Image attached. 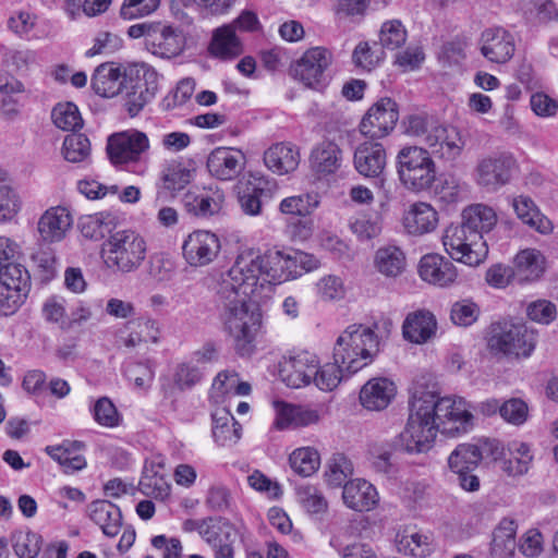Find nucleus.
<instances>
[{
	"mask_svg": "<svg viewBox=\"0 0 558 558\" xmlns=\"http://www.w3.org/2000/svg\"><path fill=\"white\" fill-rule=\"evenodd\" d=\"M140 490L156 499H165L170 494V485L162 475L145 470L140 481Z\"/></svg>",
	"mask_w": 558,
	"mask_h": 558,
	"instance_id": "nucleus-59",
	"label": "nucleus"
},
{
	"mask_svg": "<svg viewBox=\"0 0 558 558\" xmlns=\"http://www.w3.org/2000/svg\"><path fill=\"white\" fill-rule=\"evenodd\" d=\"M398 550L412 557L425 558L433 551V539L427 533L414 532L402 535L397 542Z\"/></svg>",
	"mask_w": 558,
	"mask_h": 558,
	"instance_id": "nucleus-49",
	"label": "nucleus"
},
{
	"mask_svg": "<svg viewBox=\"0 0 558 558\" xmlns=\"http://www.w3.org/2000/svg\"><path fill=\"white\" fill-rule=\"evenodd\" d=\"M437 223V211L427 203L412 205L404 217L407 231L414 235H422L433 231Z\"/></svg>",
	"mask_w": 558,
	"mask_h": 558,
	"instance_id": "nucleus-37",
	"label": "nucleus"
},
{
	"mask_svg": "<svg viewBox=\"0 0 558 558\" xmlns=\"http://www.w3.org/2000/svg\"><path fill=\"white\" fill-rule=\"evenodd\" d=\"M262 180L247 181L240 187L239 203L244 214L258 216L262 214L264 199L268 196V190L264 187Z\"/></svg>",
	"mask_w": 558,
	"mask_h": 558,
	"instance_id": "nucleus-43",
	"label": "nucleus"
},
{
	"mask_svg": "<svg viewBox=\"0 0 558 558\" xmlns=\"http://www.w3.org/2000/svg\"><path fill=\"white\" fill-rule=\"evenodd\" d=\"M375 266L386 277H398L405 268V255L395 245L380 247L375 255Z\"/></svg>",
	"mask_w": 558,
	"mask_h": 558,
	"instance_id": "nucleus-44",
	"label": "nucleus"
},
{
	"mask_svg": "<svg viewBox=\"0 0 558 558\" xmlns=\"http://www.w3.org/2000/svg\"><path fill=\"white\" fill-rule=\"evenodd\" d=\"M414 400L423 404L424 412L432 416L442 434L454 435L464 433L472 425V413L466 409L462 398H439L434 389L416 383L412 388Z\"/></svg>",
	"mask_w": 558,
	"mask_h": 558,
	"instance_id": "nucleus-4",
	"label": "nucleus"
},
{
	"mask_svg": "<svg viewBox=\"0 0 558 558\" xmlns=\"http://www.w3.org/2000/svg\"><path fill=\"white\" fill-rule=\"evenodd\" d=\"M362 324H352L338 337L333 347V361L342 364L349 375L371 364L379 352V338L375 329Z\"/></svg>",
	"mask_w": 558,
	"mask_h": 558,
	"instance_id": "nucleus-2",
	"label": "nucleus"
},
{
	"mask_svg": "<svg viewBox=\"0 0 558 558\" xmlns=\"http://www.w3.org/2000/svg\"><path fill=\"white\" fill-rule=\"evenodd\" d=\"M424 410L423 404L411 396L407 425L391 445L395 450L413 454L427 452L433 447L439 429Z\"/></svg>",
	"mask_w": 558,
	"mask_h": 558,
	"instance_id": "nucleus-7",
	"label": "nucleus"
},
{
	"mask_svg": "<svg viewBox=\"0 0 558 558\" xmlns=\"http://www.w3.org/2000/svg\"><path fill=\"white\" fill-rule=\"evenodd\" d=\"M509 452L510 458L502 462V471L509 476L526 474L533 461L530 446L524 442H512L509 447Z\"/></svg>",
	"mask_w": 558,
	"mask_h": 558,
	"instance_id": "nucleus-46",
	"label": "nucleus"
},
{
	"mask_svg": "<svg viewBox=\"0 0 558 558\" xmlns=\"http://www.w3.org/2000/svg\"><path fill=\"white\" fill-rule=\"evenodd\" d=\"M397 170L401 183L413 192L430 189L436 179V165L421 146L401 148L397 155Z\"/></svg>",
	"mask_w": 558,
	"mask_h": 558,
	"instance_id": "nucleus-9",
	"label": "nucleus"
},
{
	"mask_svg": "<svg viewBox=\"0 0 558 558\" xmlns=\"http://www.w3.org/2000/svg\"><path fill=\"white\" fill-rule=\"evenodd\" d=\"M396 393L397 387L392 380L386 377H374L362 386L360 402L368 411H381L391 403Z\"/></svg>",
	"mask_w": 558,
	"mask_h": 558,
	"instance_id": "nucleus-26",
	"label": "nucleus"
},
{
	"mask_svg": "<svg viewBox=\"0 0 558 558\" xmlns=\"http://www.w3.org/2000/svg\"><path fill=\"white\" fill-rule=\"evenodd\" d=\"M423 144V148L430 157L454 160L461 155L465 142L457 126L437 121L429 129V134L425 136Z\"/></svg>",
	"mask_w": 558,
	"mask_h": 558,
	"instance_id": "nucleus-14",
	"label": "nucleus"
},
{
	"mask_svg": "<svg viewBox=\"0 0 558 558\" xmlns=\"http://www.w3.org/2000/svg\"><path fill=\"white\" fill-rule=\"evenodd\" d=\"M43 545V537L35 532L28 531L16 537L13 549L19 558H36Z\"/></svg>",
	"mask_w": 558,
	"mask_h": 558,
	"instance_id": "nucleus-64",
	"label": "nucleus"
},
{
	"mask_svg": "<svg viewBox=\"0 0 558 558\" xmlns=\"http://www.w3.org/2000/svg\"><path fill=\"white\" fill-rule=\"evenodd\" d=\"M342 499L348 508L364 512L377 506L379 496L373 484L363 478H355L343 485Z\"/></svg>",
	"mask_w": 558,
	"mask_h": 558,
	"instance_id": "nucleus-28",
	"label": "nucleus"
},
{
	"mask_svg": "<svg viewBox=\"0 0 558 558\" xmlns=\"http://www.w3.org/2000/svg\"><path fill=\"white\" fill-rule=\"evenodd\" d=\"M352 473V462L343 453H335L328 460L325 476L330 486L338 487L345 484Z\"/></svg>",
	"mask_w": 558,
	"mask_h": 558,
	"instance_id": "nucleus-52",
	"label": "nucleus"
},
{
	"mask_svg": "<svg viewBox=\"0 0 558 558\" xmlns=\"http://www.w3.org/2000/svg\"><path fill=\"white\" fill-rule=\"evenodd\" d=\"M125 89L124 108L130 117H136L156 96L157 73L148 69L130 70Z\"/></svg>",
	"mask_w": 558,
	"mask_h": 558,
	"instance_id": "nucleus-13",
	"label": "nucleus"
},
{
	"mask_svg": "<svg viewBox=\"0 0 558 558\" xmlns=\"http://www.w3.org/2000/svg\"><path fill=\"white\" fill-rule=\"evenodd\" d=\"M21 202L8 172L0 168V221L11 220L20 210Z\"/></svg>",
	"mask_w": 558,
	"mask_h": 558,
	"instance_id": "nucleus-48",
	"label": "nucleus"
},
{
	"mask_svg": "<svg viewBox=\"0 0 558 558\" xmlns=\"http://www.w3.org/2000/svg\"><path fill=\"white\" fill-rule=\"evenodd\" d=\"M265 165L277 174L294 171L300 163L299 148L291 143H277L264 154Z\"/></svg>",
	"mask_w": 558,
	"mask_h": 558,
	"instance_id": "nucleus-34",
	"label": "nucleus"
},
{
	"mask_svg": "<svg viewBox=\"0 0 558 558\" xmlns=\"http://www.w3.org/2000/svg\"><path fill=\"white\" fill-rule=\"evenodd\" d=\"M213 422V437L219 446L234 445L241 438L242 426L227 410L215 413Z\"/></svg>",
	"mask_w": 558,
	"mask_h": 558,
	"instance_id": "nucleus-42",
	"label": "nucleus"
},
{
	"mask_svg": "<svg viewBox=\"0 0 558 558\" xmlns=\"http://www.w3.org/2000/svg\"><path fill=\"white\" fill-rule=\"evenodd\" d=\"M480 50L489 62L505 64L515 51L513 35L502 27H492L481 34Z\"/></svg>",
	"mask_w": 558,
	"mask_h": 558,
	"instance_id": "nucleus-19",
	"label": "nucleus"
},
{
	"mask_svg": "<svg viewBox=\"0 0 558 558\" xmlns=\"http://www.w3.org/2000/svg\"><path fill=\"white\" fill-rule=\"evenodd\" d=\"M517 161L508 153H494L482 158L476 166V182L490 191L510 182Z\"/></svg>",
	"mask_w": 558,
	"mask_h": 558,
	"instance_id": "nucleus-15",
	"label": "nucleus"
},
{
	"mask_svg": "<svg viewBox=\"0 0 558 558\" xmlns=\"http://www.w3.org/2000/svg\"><path fill=\"white\" fill-rule=\"evenodd\" d=\"M332 61L330 51L323 47L306 50L291 68L293 76L306 87L322 90L328 84L326 70Z\"/></svg>",
	"mask_w": 558,
	"mask_h": 558,
	"instance_id": "nucleus-12",
	"label": "nucleus"
},
{
	"mask_svg": "<svg viewBox=\"0 0 558 558\" xmlns=\"http://www.w3.org/2000/svg\"><path fill=\"white\" fill-rule=\"evenodd\" d=\"M342 162V151L332 141H323L315 145L310 155V167L319 177L338 171Z\"/></svg>",
	"mask_w": 558,
	"mask_h": 558,
	"instance_id": "nucleus-32",
	"label": "nucleus"
},
{
	"mask_svg": "<svg viewBox=\"0 0 558 558\" xmlns=\"http://www.w3.org/2000/svg\"><path fill=\"white\" fill-rule=\"evenodd\" d=\"M482 459L483 452L478 446L461 444L451 452L448 463L452 472L461 473L462 471H474Z\"/></svg>",
	"mask_w": 558,
	"mask_h": 558,
	"instance_id": "nucleus-47",
	"label": "nucleus"
},
{
	"mask_svg": "<svg viewBox=\"0 0 558 558\" xmlns=\"http://www.w3.org/2000/svg\"><path fill=\"white\" fill-rule=\"evenodd\" d=\"M221 248L217 234L207 230L190 233L182 244V254L191 267H204L213 263Z\"/></svg>",
	"mask_w": 558,
	"mask_h": 558,
	"instance_id": "nucleus-18",
	"label": "nucleus"
},
{
	"mask_svg": "<svg viewBox=\"0 0 558 558\" xmlns=\"http://www.w3.org/2000/svg\"><path fill=\"white\" fill-rule=\"evenodd\" d=\"M379 39L383 48L398 49L407 40V29L399 20L387 21L381 25Z\"/></svg>",
	"mask_w": 558,
	"mask_h": 558,
	"instance_id": "nucleus-58",
	"label": "nucleus"
},
{
	"mask_svg": "<svg viewBox=\"0 0 558 558\" xmlns=\"http://www.w3.org/2000/svg\"><path fill=\"white\" fill-rule=\"evenodd\" d=\"M208 49L211 56L223 60L234 59L243 51L242 43L235 34L233 25L216 28Z\"/></svg>",
	"mask_w": 558,
	"mask_h": 558,
	"instance_id": "nucleus-36",
	"label": "nucleus"
},
{
	"mask_svg": "<svg viewBox=\"0 0 558 558\" xmlns=\"http://www.w3.org/2000/svg\"><path fill=\"white\" fill-rule=\"evenodd\" d=\"M62 153L65 160L82 162L90 155L89 140L81 133L69 134L64 138Z\"/></svg>",
	"mask_w": 558,
	"mask_h": 558,
	"instance_id": "nucleus-55",
	"label": "nucleus"
},
{
	"mask_svg": "<svg viewBox=\"0 0 558 558\" xmlns=\"http://www.w3.org/2000/svg\"><path fill=\"white\" fill-rule=\"evenodd\" d=\"M93 415L99 425L106 427H116L121 421V416L116 405L107 397H101L95 402Z\"/></svg>",
	"mask_w": 558,
	"mask_h": 558,
	"instance_id": "nucleus-63",
	"label": "nucleus"
},
{
	"mask_svg": "<svg viewBox=\"0 0 558 558\" xmlns=\"http://www.w3.org/2000/svg\"><path fill=\"white\" fill-rule=\"evenodd\" d=\"M128 35L137 39L143 37L146 49L153 54L170 59L183 50L181 36L169 25L160 22H143L129 27Z\"/></svg>",
	"mask_w": 558,
	"mask_h": 558,
	"instance_id": "nucleus-11",
	"label": "nucleus"
},
{
	"mask_svg": "<svg viewBox=\"0 0 558 558\" xmlns=\"http://www.w3.org/2000/svg\"><path fill=\"white\" fill-rule=\"evenodd\" d=\"M512 207L520 220L542 234H549L554 227L551 221L541 214L533 199L520 195L512 199Z\"/></svg>",
	"mask_w": 558,
	"mask_h": 558,
	"instance_id": "nucleus-39",
	"label": "nucleus"
},
{
	"mask_svg": "<svg viewBox=\"0 0 558 558\" xmlns=\"http://www.w3.org/2000/svg\"><path fill=\"white\" fill-rule=\"evenodd\" d=\"M268 251L260 254L254 250H244L235 258L232 267L217 283L216 291L222 299L241 296L258 299L271 292L274 279L268 277Z\"/></svg>",
	"mask_w": 558,
	"mask_h": 558,
	"instance_id": "nucleus-1",
	"label": "nucleus"
},
{
	"mask_svg": "<svg viewBox=\"0 0 558 558\" xmlns=\"http://www.w3.org/2000/svg\"><path fill=\"white\" fill-rule=\"evenodd\" d=\"M399 120L398 106L391 98L385 97L375 102L364 114L360 131L371 140L387 136Z\"/></svg>",
	"mask_w": 558,
	"mask_h": 558,
	"instance_id": "nucleus-16",
	"label": "nucleus"
},
{
	"mask_svg": "<svg viewBox=\"0 0 558 558\" xmlns=\"http://www.w3.org/2000/svg\"><path fill=\"white\" fill-rule=\"evenodd\" d=\"M317 206L316 195L301 194L283 198L279 205V210L284 215L307 217Z\"/></svg>",
	"mask_w": 558,
	"mask_h": 558,
	"instance_id": "nucleus-53",
	"label": "nucleus"
},
{
	"mask_svg": "<svg viewBox=\"0 0 558 558\" xmlns=\"http://www.w3.org/2000/svg\"><path fill=\"white\" fill-rule=\"evenodd\" d=\"M497 223L495 210L484 204H474L463 209L461 225L478 235L489 232ZM482 241H485L482 238Z\"/></svg>",
	"mask_w": 558,
	"mask_h": 558,
	"instance_id": "nucleus-38",
	"label": "nucleus"
},
{
	"mask_svg": "<svg viewBox=\"0 0 558 558\" xmlns=\"http://www.w3.org/2000/svg\"><path fill=\"white\" fill-rule=\"evenodd\" d=\"M148 148L147 135L136 130L113 134L107 143L108 157L114 165L136 162Z\"/></svg>",
	"mask_w": 558,
	"mask_h": 558,
	"instance_id": "nucleus-17",
	"label": "nucleus"
},
{
	"mask_svg": "<svg viewBox=\"0 0 558 558\" xmlns=\"http://www.w3.org/2000/svg\"><path fill=\"white\" fill-rule=\"evenodd\" d=\"M536 345V335L524 324L498 322L490 326L487 347L495 354L529 357Z\"/></svg>",
	"mask_w": 558,
	"mask_h": 558,
	"instance_id": "nucleus-8",
	"label": "nucleus"
},
{
	"mask_svg": "<svg viewBox=\"0 0 558 558\" xmlns=\"http://www.w3.org/2000/svg\"><path fill=\"white\" fill-rule=\"evenodd\" d=\"M203 373L201 369L190 363L178 364L173 372V387L162 384L161 391L165 398H171L173 396L174 388L180 391L191 389L202 380Z\"/></svg>",
	"mask_w": 558,
	"mask_h": 558,
	"instance_id": "nucleus-45",
	"label": "nucleus"
},
{
	"mask_svg": "<svg viewBox=\"0 0 558 558\" xmlns=\"http://www.w3.org/2000/svg\"><path fill=\"white\" fill-rule=\"evenodd\" d=\"M437 329L435 316L428 311H416L408 314L402 325V335L405 340L422 344L432 339Z\"/></svg>",
	"mask_w": 558,
	"mask_h": 558,
	"instance_id": "nucleus-31",
	"label": "nucleus"
},
{
	"mask_svg": "<svg viewBox=\"0 0 558 558\" xmlns=\"http://www.w3.org/2000/svg\"><path fill=\"white\" fill-rule=\"evenodd\" d=\"M89 519L108 537H116L122 527V513L118 506L108 500H94L88 507Z\"/></svg>",
	"mask_w": 558,
	"mask_h": 558,
	"instance_id": "nucleus-33",
	"label": "nucleus"
},
{
	"mask_svg": "<svg viewBox=\"0 0 558 558\" xmlns=\"http://www.w3.org/2000/svg\"><path fill=\"white\" fill-rule=\"evenodd\" d=\"M51 118L54 125L63 131H75L83 125L78 108L72 102L58 104L52 109Z\"/></svg>",
	"mask_w": 558,
	"mask_h": 558,
	"instance_id": "nucleus-54",
	"label": "nucleus"
},
{
	"mask_svg": "<svg viewBox=\"0 0 558 558\" xmlns=\"http://www.w3.org/2000/svg\"><path fill=\"white\" fill-rule=\"evenodd\" d=\"M101 253L109 268L131 272L145 259L146 242L135 230H116L104 242Z\"/></svg>",
	"mask_w": 558,
	"mask_h": 558,
	"instance_id": "nucleus-6",
	"label": "nucleus"
},
{
	"mask_svg": "<svg viewBox=\"0 0 558 558\" xmlns=\"http://www.w3.org/2000/svg\"><path fill=\"white\" fill-rule=\"evenodd\" d=\"M545 258L535 248L520 251L513 259L514 280L519 283L537 280L544 272Z\"/></svg>",
	"mask_w": 558,
	"mask_h": 558,
	"instance_id": "nucleus-35",
	"label": "nucleus"
},
{
	"mask_svg": "<svg viewBox=\"0 0 558 558\" xmlns=\"http://www.w3.org/2000/svg\"><path fill=\"white\" fill-rule=\"evenodd\" d=\"M307 255L301 252L286 254L281 251H268V277L274 279L275 284L301 276L304 259Z\"/></svg>",
	"mask_w": 558,
	"mask_h": 558,
	"instance_id": "nucleus-29",
	"label": "nucleus"
},
{
	"mask_svg": "<svg viewBox=\"0 0 558 558\" xmlns=\"http://www.w3.org/2000/svg\"><path fill=\"white\" fill-rule=\"evenodd\" d=\"M446 253L456 262L468 266L480 265L487 256L488 248L482 235L470 232L461 223H451L442 234Z\"/></svg>",
	"mask_w": 558,
	"mask_h": 558,
	"instance_id": "nucleus-10",
	"label": "nucleus"
},
{
	"mask_svg": "<svg viewBox=\"0 0 558 558\" xmlns=\"http://www.w3.org/2000/svg\"><path fill=\"white\" fill-rule=\"evenodd\" d=\"M386 166V150L381 143L365 141L354 151V167L356 171L367 178L379 179L381 185L385 180L381 178Z\"/></svg>",
	"mask_w": 558,
	"mask_h": 558,
	"instance_id": "nucleus-23",
	"label": "nucleus"
},
{
	"mask_svg": "<svg viewBox=\"0 0 558 558\" xmlns=\"http://www.w3.org/2000/svg\"><path fill=\"white\" fill-rule=\"evenodd\" d=\"M129 76L130 71L123 73L114 63L106 62L95 69L92 88L97 95L111 98L123 89Z\"/></svg>",
	"mask_w": 558,
	"mask_h": 558,
	"instance_id": "nucleus-27",
	"label": "nucleus"
},
{
	"mask_svg": "<svg viewBox=\"0 0 558 558\" xmlns=\"http://www.w3.org/2000/svg\"><path fill=\"white\" fill-rule=\"evenodd\" d=\"M78 228L81 234L88 240L100 241L114 233L117 223L116 218L107 213H97L83 216L80 219Z\"/></svg>",
	"mask_w": 558,
	"mask_h": 558,
	"instance_id": "nucleus-40",
	"label": "nucleus"
},
{
	"mask_svg": "<svg viewBox=\"0 0 558 558\" xmlns=\"http://www.w3.org/2000/svg\"><path fill=\"white\" fill-rule=\"evenodd\" d=\"M193 172V170L181 162L168 165L161 171L156 184V201H165L168 195L174 197L178 192L182 191L192 181Z\"/></svg>",
	"mask_w": 558,
	"mask_h": 558,
	"instance_id": "nucleus-30",
	"label": "nucleus"
},
{
	"mask_svg": "<svg viewBox=\"0 0 558 558\" xmlns=\"http://www.w3.org/2000/svg\"><path fill=\"white\" fill-rule=\"evenodd\" d=\"M517 526L513 521L504 519L493 533L492 558H511L514 555Z\"/></svg>",
	"mask_w": 558,
	"mask_h": 558,
	"instance_id": "nucleus-41",
	"label": "nucleus"
},
{
	"mask_svg": "<svg viewBox=\"0 0 558 558\" xmlns=\"http://www.w3.org/2000/svg\"><path fill=\"white\" fill-rule=\"evenodd\" d=\"M318 364L319 361L315 354L301 352L280 364L279 375L288 387L301 388L312 383Z\"/></svg>",
	"mask_w": 558,
	"mask_h": 558,
	"instance_id": "nucleus-20",
	"label": "nucleus"
},
{
	"mask_svg": "<svg viewBox=\"0 0 558 558\" xmlns=\"http://www.w3.org/2000/svg\"><path fill=\"white\" fill-rule=\"evenodd\" d=\"M195 81L193 78L181 80L175 89L170 92L161 101L163 110H172L183 106L193 95Z\"/></svg>",
	"mask_w": 558,
	"mask_h": 558,
	"instance_id": "nucleus-62",
	"label": "nucleus"
},
{
	"mask_svg": "<svg viewBox=\"0 0 558 558\" xmlns=\"http://www.w3.org/2000/svg\"><path fill=\"white\" fill-rule=\"evenodd\" d=\"M247 300L238 295L225 300L218 291L215 294L225 330L233 338L235 349L241 355L252 353L253 341L260 327V315L250 311Z\"/></svg>",
	"mask_w": 558,
	"mask_h": 558,
	"instance_id": "nucleus-3",
	"label": "nucleus"
},
{
	"mask_svg": "<svg viewBox=\"0 0 558 558\" xmlns=\"http://www.w3.org/2000/svg\"><path fill=\"white\" fill-rule=\"evenodd\" d=\"M295 490L298 501L308 513L318 514L327 511L328 502L318 487L306 484L298 486Z\"/></svg>",
	"mask_w": 558,
	"mask_h": 558,
	"instance_id": "nucleus-51",
	"label": "nucleus"
},
{
	"mask_svg": "<svg viewBox=\"0 0 558 558\" xmlns=\"http://www.w3.org/2000/svg\"><path fill=\"white\" fill-rule=\"evenodd\" d=\"M418 274L424 281L438 287H448L458 277L453 264L437 253L426 254L421 258Z\"/></svg>",
	"mask_w": 558,
	"mask_h": 558,
	"instance_id": "nucleus-25",
	"label": "nucleus"
},
{
	"mask_svg": "<svg viewBox=\"0 0 558 558\" xmlns=\"http://www.w3.org/2000/svg\"><path fill=\"white\" fill-rule=\"evenodd\" d=\"M73 225V218L68 208L56 206L47 209L38 220L37 229L40 239L47 243L63 240Z\"/></svg>",
	"mask_w": 558,
	"mask_h": 558,
	"instance_id": "nucleus-24",
	"label": "nucleus"
},
{
	"mask_svg": "<svg viewBox=\"0 0 558 558\" xmlns=\"http://www.w3.org/2000/svg\"><path fill=\"white\" fill-rule=\"evenodd\" d=\"M343 372H347V369L342 364L337 363L336 361L333 363L325 364L322 367H319L318 364L317 373L312 378V381H314L320 390L331 391L341 381Z\"/></svg>",
	"mask_w": 558,
	"mask_h": 558,
	"instance_id": "nucleus-56",
	"label": "nucleus"
},
{
	"mask_svg": "<svg viewBox=\"0 0 558 558\" xmlns=\"http://www.w3.org/2000/svg\"><path fill=\"white\" fill-rule=\"evenodd\" d=\"M126 377L132 380L136 388L148 390L155 378V364L153 361L137 362L126 368Z\"/></svg>",
	"mask_w": 558,
	"mask_h": 558,
	"instance_id": "nucleus-60",
	"label": "nucleus"
},
{
	"mask_svg": "<svg viewBox=\"0 0 558 558\" xmlns=\"http://www.w3.org/2000/svg\"><path fill=\"white\" fill-rule=\"evenodd\" d=\"M292 470L302 475L310 476L314 474L320 464L318 452L310 447L295 449L289 458Z\"/></svg>",
	"mask_w": 558,
	"mask_h": 558,
	"instance_id": "nucleus-50",
	"label": "nucleus"
},
{
	"mask_svg": "<svg viewBox=\"0 0 558 558\" xmlns=\"http://www.w3.org/2000/svg\"><path fill=\"white\" fill-rule=\"evenodd\" d=\"M480 316V307L471 300H461L452 304L450 318L457 326L468 327Z\"/></svg>",
	"mask_w": 558,
	"mask_h": 558,
	"instance_id": "nucleus-61",
	"label": "nucleus"
},
{
	"mask_svg": "<svg viewBox=\"0 0 558 558\" xmlns=\"http://www.w3.org/2000/svg\"><path fill=\"white\" fill-rule=\"evenodd\" d=\"M14 247L10 239L0 236V315L14 314L31 290V276L22 265L11 262Z\"/></svg>",
	"mask_w": 558,
	"mask_h": 558,
	"instance_id": "nucleus-5",
	"label": "nucleus"
},
{
	"mask_svg": "<svg viewBox=\"0 0 558 558\" xmlns=\"http://www.w3.org/2000/svg\"><path fill=\"white\" fill-rule=\"evenodd\" d=\"M225 202V192L217 185H210L197 191H187L182 198L186 211L202 218L220 214Z\"/></svg>",
	"mask_w": 558,
	"mask_h": 558,
	"instance_id": "nucleus-21",
	"label": "nucleus"
},
{
	"mask_svg": "<svg viewBox=\"0 0 558 558\" xmlns=\"http://www.w3.org/2000/svg\"><path fill=\"white\" fill-rule=\"evenodd\" d=\"M245 166V155L231 147H217L207 158L209 173L222 181L236 178Z\"/></svg>",
	"mask_w": 558,
	"mask_h": 558,
	"instance_id": "nucleus-22",
	"label": "nucleus"
},
{
	"mask_svg": "<svg viewBox=\"0 0 558 558\" xmlns=\"http://www.w3.org/2000/svg\"><path fill=\"white\" fill-rule=\"evenodd\" d=\"M234 535V529L229 521L219 518L205 519V524L201 531L203 539L214 546L221 542L223 538H230Z\"/></svg>",
	"mask_w": 558,
	"mask_h": 558,
	"instance_id": "nucleus-57",
	"label": "nucleus"
}]
</instances>
